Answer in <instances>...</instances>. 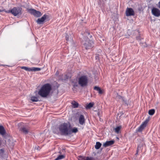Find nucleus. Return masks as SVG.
<instances>
[{
	"label": "nucleus",
	"instance_id": "obj_28",
	"mask_svg": "<svg viewBox=\"0 0 160 160\" xmlns=\"http://www.w3.org/2000/svg\"><path fill=\"white\" fill-rule=\"evenodd\" d=\"M83 160H93V158L92 157H86Z\"/></svg>",
	"mask_w": 160,
	"mask_h": 160
},
{
	"label": "nucleus",
	"instance_id": "obj_12",
	"mask_svg": "<svg viewBox=\"0 0 160 160\" xmlns=\"http://www.w3.org/2000/svg\"><path fill=\"white\" fill-rule=\"evenodd\" d=\"M114 142V141L113 140L107 141L103 143V146L105 147H106L113 145Z\"/></svg>",
	"mask_w": 160,
	"mask_h": 160
},
{
	"label": "nucleus",
	"instance_id": "obj_29",
	"mask_svg": "<svg viewBox=\"0 0 160 160\" xmlns=\"http://www.w3.org/2000/svg\"><path fill=\"white\" fill-rule=\"evenodd\" d=\"M102 112L100 111L99 110H98V112L97 113L98 116L100 117L101 116V114Z\"/></svg>",
	"mask_w": 160,
	"mask_h": 160
},
{
	"label": "nucleus",
	"instance_id": "obj_6",
	"mask_svg": "<svg viewBox=\"0 0 160 160\" xmlns=\"http://www.w3.org/2000/svg\"><path fill=\"white\" fill-rule=\"evenodd\" d=\"M28 11L31 14H33L35 17H39L42 15L41 12L37 11L34 9H29Z\"/></svg>",
	"mask_w": 160,
	"mask_h": 160
},
{
	"label": "nucleus",
	"instance_id": "obj_19",
	"mask_svg": "<svg viewBox=\"0 0 160 160\" xmlns=\"http://www.w3.org/2000/svg\"><path fill=\"white\" fill-rule=\"evenodd\" d=\"M31 100L33 102H37L39 101L38 98L35 96H32L31 97Z\"/></svg>",
	"mask_w": 160,
	"mask_h": 160
},
{
	"label": "nucleus",
	"instance_id": "obj_14",
	"mask_svg": "<svg viewBox=\"0 0 160 160\" xmlns=\"http://www.w3.org/2000/svg\"><path fill=\"white\" fill-rule=\"evenodd\" d=\"M6 132L3 127L2 125H0V134L4 135L5 134Z\"/></svg>",
	"mask_w": 160,
	"mask_h": 160
},
{
	"label": "nucleus",
	"instance_id": "obj_35",
	"mask_svg": "<svg viewBox=\"0 0 160 160\" xmlns=\"http://www.w3.org/2000/svg\"><path fill=\"white\" fill-rule=\"evenodd\" d=\"M4 10H1L0 9V12L3 11Z\"/></svg>",
	"mask_w": 160,
	"mask_h": 160
},
{
	"label": "nucleus",
	"instance_id": "obj_32",
	"mask_svg": "<svg viewBox=\"0 0 160 160\" xmlns=\"http://www.w3.org/2000/svg\"><path fill=\"white\" fill-rule=\"evenodd\" d=\"M136 39L137 40H139L140 39V37H136Z\"/></svg>",
	"mask_w": 160,
	"mask_h": 160
},
{
	"label": "nucleus",
	"instance_id": "obj_3",
	"mask_svg": "<svg viewBox=\"0 0 160 160\" xmlns=\"http://www.w3.org/2000/svg\"><path fill=\"white\" fill-rule=\"evenodd\" d=\"M5 12L11 13L14 16H17L22 14V8L20 7H14L11 10L5 11Z\"/></svg>",
	"mask_w": 160,
	"mask_h": 160
},
{
	"label": "nucleus",
	"instance_id": "obj_9",
	"mask_svg": "<svg viewBox=\"0 0 160 160\" xmlns=\"http://www.w3.org/2000/svg\"><path fill=\"white\" fill-rule=\"evenodd\" d=\"M19 130L24 134L28 133L29 131L28 127L26 126L23 125L19 128Z\"/></svg>",
	"mask_w": 160,
	"mask_h": 160
},
{
	"label": "nucleus",
	"instance_id": "obj_18",
	"mask_svg": "<svg viewBox=\"0 0 160 160\" xmlns=\"http://www.w3.org/2000/svg\"><path fill=\"white\" fill-rule=\"evenodd\" d=\"M94 89L98 91L99 94H102V90L101 89V88L99 87H94Z\"/></svg>",
	"mask_w": 160,
	"mask_h": 160
},
{
	"label": "nucleus",
	"instance_id": "obj_24",
	"mask_svg": "<svg viewBox=\"0 0 160 160\" xmlns=\"http://www.w3.org/2000/svg\"><path fill=\"white\" fill-rule=\"evenodd\" d=\"M41 70V68H38L32 67L31 68V71H38Z\"/></svg>",
	"mask_w": 160,
	"mask_h": 160
},
{
	"label": "nucleus",
	"instance_id": "obj_16",
	"mask_svg": "<svg viewBox=\"0 0 160 160\" xmlns=\"http://www.w3.org/2000/svg\"><path fill=\"white\" fill-rule=\"evenodd\" d=\"M116 99L118 100H121L124 102H125L126 101V100L123 97H122L118 94H117V95L116 97Z\"/></svg>",
	"mask_w": 160,
	"mask_h": 160
},
{
	"label": "nucleus",
	"instance_id": "obj_2",
	"mask_svg": "<svg viewBox=\"0 0 160 160\" xmlns=\"http://www.w3.org/2000/svg\"><path fill=\"white\" fill-rule=\"evenodd\" d=\"M71 127V125L69 122H64L60 124L58 128L62 135L67 136L70 133V129Z\"/></svg>",
	"mask_w": 160,
	"mask_h": 160
},
{
	"label": "nucleus",
	"instance_id": "obj_23",
	"mask_svg": "<svg viewBox=\"0 0 160 160\" xmlns=\"http://www.w3.org/2000/svg\"><path fill=\"white\" fill-rule=\"evenodd\" d=\"M101 145V143L99 142H97L95 146V148L97 149H99L100 148Z\"/></svg>",
	"mask_w": 160,
	"mask_h": 160
},
{
	"label": "nucleus",
	"instance_id": "obj_8",
	"mask_svg": "<svg viewBox=\"0 0 160 160\" xmlns=\"http://www.w3.org/2000/svg\"><path fill=\"white\" fill-rule=\"evenodd\" d=\"M48 17V16L46 14H44L41 18H39L37 19L36 21L39 24H43L45 20Z\"/></svg>",
	"mask_w": 160,
	"mask_h": 160
},
{
	"label": "nucleus",
	"instance_id": "obj_39",
	"mask_svg": "<svg viewBox=\"0 0 160 160\" xmlns=\"http://www.w3.org/2000/svg\"><path fill=\"white\" fill-rule=\"evenodd\" d=\"M78 160H80L79 159H78Z\"/></svg>",
	"mask_w": 160,
	"mask_h": 160
},
{
	"label": "nucleus",
	"instance_id": "obj_37",
	"mask_svg": "<svg viewBox=\"0 0 160 160\" xmlns=\"http://www.w3.org/2000/svg\"><path fill=\"white\" fill-rule=\"evenodd\" d=\"M92 36L91 35V36H90V38H92Z\"/></svg>",
	"mask_w": 160,
	"mask_h": 160
},
{
	"label": "nucleus",
	"instance_id": "obj_1",
	"mask_svg": "<svg viewBox=\"0 0 160 160\" xmlns=\"http://www.w3.org/2000/svg\"><path fill=\"white\" fill-rule=\"evenodd\" d=\"M52 88L50 84H45L41 87L38 92V94L42 98H46L49 94Z\"/></svg>",
	"mask_w": 160,
	"mask_h": 160
},
{
	"label": "nucleus",
	"instance_id": "obj_31",
	"mask_svg": "<svg viewBox=\"0 0 160 160\" xmlns=\"http://www.w3.org/2000/svg\"><path fill=\"white\" fill-rule=\"evenodd\" d=\"M65 38L67 40V41H68L69 40V36L68 34H66V35L65 36Z\"/></svg>",
	"mask_w": 160,
	"mask_h": 160
},
{
	"label": "nucleus",
	"instance_id": "obj_33",
	"mask_svg": "<svg viewBox=\"0 0 160 160\" xmlns=\"http://www.w3.org/2000/svg\"><path fill=\"white\" fill-rule=\"evenodd\" d=\"M86 33L88 34V35H89L90 34V33H89V32H88V31H87V32H86Z\"/></svg>",
	"mask_w": 160,
	"mask_h": 160
},
{
	"label": "nucleus",
	"instance_id": "obj_22",
	"mask_svg": "<svg viewBox=\"0 0 160 160\" xmlns=\"http://www.w3.org/2000/svg\"><path fill=\"white\" fill-rule=\"evenodd\" d=\"M121 128L122 127L120 126L117 127L115 128V132L117 134L119 133Z\"/></svg>",
	"mask_w": 160,
	"mask_h": 160
},
{
	"label": "nucleus",
	"instance_id": "obj_36",
	"mask_svg": "<svg viewBox=\"0 0 160 160\" xmlns=\"http://www.w3.org/2000/svg\"><path fill=\"white\" fill-rule=\"evenodd\" d=\"M22 123H19V125H22Z\"/></svg>",
	"mask_w": 160,
	"mask_h": 160
},
{
	"label": "nucleus",
	"instance_id": "obj_15",
	"mask_svg": "<svg viewBox=\"0 0 160 160\" xmlns=\"http://www.w3.org/2000/svg\"><path fill=\"white\" fill-rule=\"evenodd\" d=\"M78 131V129L76 128H73L71 129V128L70 129V133L69 135L71 134L72 133H76Z\"/></svg>",
	"mask_w": 160,
	"mask_h": 160
},
{
	"label": "nucleus",
	"instance_id": "obj_21",
	"mask_svg": "<svg viewBox=\"0 0 160 160\" xmlns=\"http://www.w3.org/2000/svg\"><path fill=\"white\" fill-rule=\"evenodd\" d=\"M71 103L74 108H77L79 106L78 103L74 101H72Z\"/></svg>",
	"mask_w": 160,
	"mask_h": 160
},
{
	"label": "nucleus",
	"instance_id": "obj_11",
	"mask_svg": "<svg viewBox=\"0 0 160 160\" xmlns=\"http://www.w3.org/2000/svg\"><path fill=\"white\" fill-rule=\"evenodd\" d=\"M152 12L155 16L158 17L160 16V11L158 8H153L152 9Z\"/></svg>",
	"mask_w": 160,
	"mask_h": 160
},
{
	"label": "nucleus",
	"instance_id": "obj_13",
	"mask_svg": "<svg viewBox=\"0 0 160 160\" xmlns=\"http://www.w3.org/2000/svg\"><path fill=\"white\" fill-rule=\"evenodd\" d=\"M79 123L81 125H83L85 123V120L84 116L81 114L80 115L79 118Z\"/></svg>",
	"mask_w": 160,
	"mask_h": 160
},
{
	"label": "nucleus",
	"instance_id": "obj_20",
	"mask_svg": "<svg viewBox=\"0 0 160 160\" xmlns=\"http://www.w3.org/2000/svg\"><path fill=\"white\" fill-rule=\"evenodd\" d=\"M94 105V103L93 102H90L88 105H87L86 107V109H89L93 107Z\"/></svg>",
	"mask_w": 160,
	"mask_h": 160
},
{
	"label": "nucleus",
	"instance_id": "obj_30",
	"mask_svg": "<svg viewBox=\"0 0 160 160\" xmlns=\"http://www.w3.org/2000/svg\"><path fill=\"white\" fill-rule=\"evenodd\" d=\"M53 132L54 133L58 134L59 133V132L56 130V129H53Z\"/></svg>",
	"mask_w": 160,
	"mask_h": 160
},
{
	"label": "nucleus",
	"instance_id": "obj_34",
	"mask_svg": "<svg viewBox=\"0 0 160 160\" xmlns=\"http://www.w3.org/2000/svg\"><path fill=\"white\" fill-rule=\"evenodd\" d=\"M158 7L160 8V2H159L158 3Z\"/></svg>",
	"mask_w": 160,
	"mask_h": 160
},
{
	"label": "nucleus",
	"instance_id": "obj_7",
	"mask_svg": "<svg viewBox=\"0 0 160 160\" xmlns=\"http://www.w3.org/2000/svg\"><path fill=\"white\" fill-rule=\"evenodd\" d=\"M148 119H146L142 124L136 129V132H141L146 127V125L148 122Z\"/></svg>",
	"mask_w": 160,
	"mask_h": 160
},
{
	"label": "nucleus",
	"instance_id": "obj_27",
	"mask_svg": "<svg viewBox=\"0 0 160 160\" xmlns=\"http://www.w3.org/2000/svg\"><path fill=\"white\" fill-rule=\"evenodd\" d=\"M64 158V156L63 155H59L57 158H56L55 160H59L62 159Z\"/></svg>",
	"mask_w": 160,
	"mask_h": 160
},
{
	"label": "nucleus",
	"instance_id": "obj_4",
	"mask_svg": "<svg viewBox=\"0 0 160 160\" xmlns=\"http://www.w3.org/2000/svg\"><path fill=\"white\" fill-rule=\"evenodd\" d=\"M88 77L86 75H83L79 78L78 83L82 87L86 86L88 85Z\"/></svg>",
	"mask_w": 160,
	"mask_h": 160
},
{
	"label": "nucleus",
	"instance_id": "obj_10",
	"mask_svg": "<svg viewBox=\"0 0 160 160\" xmlns=\"http://www.w3.org/2000/svg\"><path fill=\"white\" fill-rule=\"evenodd\" d=\"M126 14L127 16H133L134 15V12L132 8H128L126 11Z\"/></svg>",
	"mask_w": 160,
	"mask_h": 160
},
{
	"label": "nucleus",
	"instance_id": "obj_38",
	"mask_svg": "<svg viewBox=\"0 0 160 160\" xmlns=\"http://www.w3.org/2000/svg\"><path fill=\"white\" fill-rule=\"evenodd\" d=\"M1 151L2 150V149H1Z\"/></svg>",
	"mask_w": 160,
	"mask_h": 160
},
{
	"label": "nucleus",
	"instance_id": "obj_26",
	"mask_svg": "<svg viewBox=\"0 0 160 160\" xmlns=\"http://www.w3.org/2000/svg\"><path fill=\"white\" fill-rule=\"evenodd\" d=\"M155 111L154 109L150 110L148 112V114L150 115H153L155 113Z\"/></svg>",
	"mask_w": 160,
	"mask_h": 160
},
{
	"label": "nucleus",
	"instance_id": "obj_17",
	"mask_svg": "<svg viewBox=\"0 0 160 160\" xmlns=\"http://www.w3.org/2000/svg\"><path fill=\"white\" fill-rule=\"evenodd\" d=\"M142 146L140 144L138 145L137 150H136V153L135 154L136 155H137L138 154V152H142Z\"/></svg>",
	"mask_w": 160,
	"mask_h": 160
},
{
	"label": "nucleus",
	"instance_id": "obj_25",
	"mask_svg": "<svg viewBox=\"0 0 160 160\" xmlns=\"http://www.w3.org/2000/svg\"><path fill=\"white\" fill-rule=\"evenodd\" d=\"M22 69H23L26 71H31V68H29L26 67H21Z\"/></svg>",
	"mask_w": 160,
	"mask_h": 160
},
{
	"label": "nucleus",
	"instance_id": "obj_5",
	"mask_svg": "<svg viewBox=\"0 0 160 160\" xmlns=\"http://www.w3.org/2000/svg\"><path fill=\"white\" fill-rule=\"evenodd\" d=\"M93 42L88 38L86 41L82 42V47L85 49H89L93 47Z\"/></svg>",
	"mask_w": 160,
	"mask_h": 160
}]
</instances>
